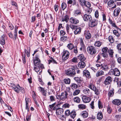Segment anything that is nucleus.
Masks as SVG:
<instances>
[{
	"mask_svg": "<svg viewBox=\"0 0 121 121\" xmlns=\"http://www.w3.org/2000/svg\"><path fill=\"white\" fill-rule=\"evenodd\" d=\"M39 55L38 54L36 55L33 61L34 65L36 67H42V66H43V65L40 64V60L39 58Z\"/></svg>",
	"mask_w": 121,
	"mask_h": 121,
	"instance_id": "1",
	"label": "nucleus"
},
{
	"mask_svg": "<svg viewBox=\"0 0 121 121\" xmlns=\"http://www.w3.org/2000/svg\"><path fill=\"white\" fill-rule=\"evenodd\" d=\"M65 74L70 77L74 76L76 74L75 69L72 68H70L65 71Z\"/></svg>",
	"mask_w": 121,
	"mask_h": 121,
	"instance_id": "2",
	"label": "nucleus"
},
{
	"mask_svg": "<svg viewBox=\"0 0 121 121\" xmlns=\"http://www.w3.org/2000/svg\"><path fill=\"white\" fill-rule=\"evenodd\" d=\"M87 51L88 53L91 55L95 54L96 52V49L95 47L90 46L87 47Z\"/></svg>",
	"mask_w": 121,
	"mask_h": 121,
	"instance_id": "3",
	"label": "nucleus"
},
{
	"mask_svg": "<svg viewBox=\"0 0 121 121\" xmlns=\"http://www.w3.org/2000/svg\"><path fill=\"white\" fill-rule=\"evenodd\" d=\"M96 66L97 67H100L103 70L107 71L109 69L108 66L104 64H102L100 62H98L96 64Z\"/></svg>",
	"mask_w": 121,
	"mask_h": 121,
	"instance_id": "4",
	"label": "nucleus"
},
{
	"mask_svg": "<svg viewBox=\"0 0 121 121\" xmlns=\"http://www.w3.org/2000/svg\"><path fill=\"white\" fill-rule=\"evenodd\" d=\"M68 95L67 93L66 92H64L62 93L60 95H56V97L57 99L61 100L66 98L67 97Z\"/></svg>",
	"mask_w": 121,
	"mask_h": 121,
	"instance_id": "5",
	"label": "nucleus"
},
{
	"mask_svg": "<svg viewBox=\"0 0 121 121\" xmlns=\"http://www.w3.org/2000/svg\"><path fill=\"white\" fill-rule=\"evenodd\" d=\"M63 110L62 109L60 108H57L56 110V113L57 116H60L61 117L60 118L61 119L63 120H65L66 118L64 117L63 115H61L63 113Z\"/></svg>",
	"mask_w": 121,
	"mask_h": 121,
	"instance_id": "6",
	"label": "nucleus"
},
{
	"mask_svg": "<svg viewBox=\"0 0 121 121\" xmlns=\"http://www.w3.org/2000/svg\"><path fill=\"white\" fill-rule=\"evenodd\" d=\"M62 54V58L63 60L65 61L69 58V53L67 51L64 50Z\"/></svg>",
	"mask_w": 121,
	"mask_h": 121,
	"instance_id": "7",
	"label": "nucleus"
},
{
	"mask_svg": "<svg viewBox=\"0 0 121 121\" xmlns=\"http://www.w3.org/2000/svg\"><path fill=\"white\" fill-rule=\"evenodd\" d=\"M110 73V74L114 75L116 76H118L120 74V72L119 70L117 68L111 69Z\"/></svg>",
	"mask_w": 121,
	"mask_h": 121,
	"instance_id": "8",
	"label": "nucleus"
},
{
	"mask_svg": "<svg viewBox=\"0 0 121 121\" xmlns=\"http://www.w3.org/2000/svg\"><path fill=\"white\" fill-rule=\"evenodd\" d=\"M108 49L107 47L103 48L102 49V54L104 57H107L108 56Z\"/></svg>",
	"mask_w": 121,
	"mask_h": 121,
	"instance_id": "9",
	"label": "nucleus"
},
{
	"mask_svg": "<svg viewBox=\"0 0 121 121\" xmlns=\"http://www.w3.org/2000/svg\"><path fill=\"white\" fill-rule=\"evenodd\" d=\"M84 20L86 21H91L92 20V17L90 14H85L84 16Z\"/></svg>",
	"mask_w": 121,
	"mask_h": 121,
	"instance_id": "10",
	"label": "nucleus"
},
{
	"mask_svg": "<svg viewBox=\"0 0 121 121\" xmlns=\"http://www.w3.org/2000/svg\"><path fill=\"white\" fill-rule=\"evenodd\" d=\"M20 91L22 93L25 92V90L24 88L20 86L19 85H17L16 87V92L17 93H19Z\"/></svg>",
	"mask_w": 121,
	"mask_h": 121,
	"instance_id": "11",
	"label": "nucleus"
},
{
	"mask_svg": "<svg viewBox=\"0 0 121 121\" xmlns=\"http://www.w3.org/2000/svg\"><path fill=\"white\" fill-rule=\"evenodd\" d=\"M108 6L109 7H112V8H114L116 7V5L115 4L114 1L112 0H110L108 3Z\"/></svg>",
	"mask_w": 121,
	"mask_h": 121,
	"instance_id": "12",
	"label": "nucleus"
},
{
	"mask_svg": "<svg viewBox=\"0 0 121 121\" xmlns=\"http://www.w3.org/2000/svg\"><path fill=\"white\" fill-rule=\"evenodd\" d=\"M112 81V79L110 77H108L106 78L104 81V83L105 85H108L110 84Z\"/></svg>",
	"mask_w": 121,
	"mask_h": 121,
	"instance_id": "13",
	"label": "nucleus"
},
{
	"mask_svg": "<svg viewBox=\"0 0 121 121\" xmlns=\"http://www.w3.org/2000/svg\"><path fill=\"white\" fill-rule=\"evenodd\" d=\"M82 99L83 102L86 103L89 102L91 100V98L90 97L83 96L82 97Z\"/></svg>",
	"mask_w": 121,
	"mask_h": 121,
	"instance_id": "14",
	"label": "nucleus"
},
{
	"mask_svg": "<svg viewBox=\"0 0 121 121\" xmlns=\"http://www.w3.org/2000/svg\"><path fill=\"white\" fill-rule=\"evenodd\" d=\"M84 35L87 39H89L91 38V34L90 32L88 31H85Z\"/></svg>",
	"mask_w": 121,
	"mask_h": 121,
	"instance_id": "15",
	"label": "nucleus"
},
{
	"mask_svg": "<svg viewBox=\"0 0 121 121\" xmlns=\"http://www.w3.org/2000/svg\"><path fill=\"white\" fill-rule=\"evenodd\" d=\"M88 87L92 90H95L94 89L96 87L95 86L94 82L92 81L90 83L88 84Z\"/></svg>",
	"mask_w": 121,
	"mask_h": 121,
	"instance_id": "16",
	"label": "nucleus"
},
{
	"mask_svg": "<svg viewBox=\"0 0 121 121\" xmlns=\"http://www.w3.org/2000/svg\"><path fill=\"white\" fill-rule=\"evenodd\" d=\"M97 24L98 21L95 19H93L90 24V26L91 27H93L96 26Z\"/></svg>",
	"mask_w": 121,
	"mask_h": 121,
	"instance_id": "17",
	"label": "nucleus"
},
{
	"mask_svg": "<svg viewBox=\"0 0 121 121\" xmlns=\"http://www.w3.org/2000/svg\"><path fill=\"white\" fill-rule=\"evenodd\" d=\"M83 74L84 76H85L87 78H90L91 76L89 71L86 70H84L83 72Z\"/></svg>",
	"mask_w": 121,
	"mask_h": 121,
	"instance_id": "18",
	"label": "nucleus"
},
{
	"mask_svg": "<svg viewBox=\"0 0 121 121\" xmlns=\"http://www.w3.org/2000/svg\"><path fill=\"white\" fill-rule=\"evenodd\" d=\"M112 102L113 104L117 105H119L121 103V100L118 99L113 100Z\"/></svg>",
	"mask_w": 121,
	"mask_h": 121,
	"instance_id": "19",
	"label": "nucleus"
},
{
	"mask_svg": "<svg viewBox=\"0 0 121 121\" xmlns=\"http://www.w3.org/2000/svg\"><path fill=\"white\" fill-rule=\"evenodd\" d=\"M70 22L72 23L76 24L79 23V21L75 18L71 17L70 19Z\"/></svg>",
	"mask_w": 121,
	"mask_h": 121,
	"instance_id": "20",
	"label": "nucleus"
},
{
	"mask_svg": "<svg viewBox=\"0 0 121 121\" xmlns=\"http://www.w3.org/2000/svg\"><path fill=\"white\" fill-rule=\"evenodd\" d=\"M120 11V9L119 8H117L115 9L114 11V15L115 16H117L119 14Z\"/></svg>",
	"mask_w": 121,
	"mask_h": 121,
	"instance_id": "21",
	"label": "nucleus"
},
{
	"mask_svg": "<svg viewBox=\"0 0 121 121\" xmlns=\"http://www.w3.org/2000/svg\"><path fill=\"white\" fill-rule=\"evenodd\" d=\"M81 116L84 118H86L88 116V112L86 111H82L81 113Z\"/></svg>",
	"mask_w": 121,
	"mask_h": 121,
	"instance_id": "22",
	"label": "nucleus"
},
{
	"mask_svg": "<svg viewBox=\"0 0 121 121\" xmlns=\"http://www.w3.org/2000/svg\"><path fill=\"white\" fill-rule=\"evenodd\" d=\"M82 13L81 11L79 10H76L74 12L73 15L75 16H77L79 15H81Z\"/></svg>",
	"mask_w": 121,
	"mask_h": 121,
	"instance_id": "23",
	"label": "nucleus"
},
{
	"mask_svg": "<svg viewBox=\"0 0 121 121\" xmlns=\"http://www.w3.org/2000/svg\"><path fill=\"white\" fill-rule=\"evenodd\" d=\"M108 52L109 53L110 57L112 58L113 57V54L114 53V51L113 49L111 48H110L109 49H108Z\"/></svg>",
	"mask_w": 121,
	"mask_h": 121,
	"instance_id": "24",
	"label": "nucleus"
},
{
	"mask_svg": "<svg viewBox=\"0 0 121 121\" xmlns=\"http://www.w3.org/2000/svg\"><path fill=\"white\" fill-rule=\"evenodd\" d=\"M69 19V17L68 16L65 15L62 18V21L63 22H67Z\"/></svg>",
	"mask_w": 121,
	"mask_h": 121,
	"instance_id": "25",
	"label": "nucleus"
},
{
	"mask_svg": "<svg viewBox=\"0 0 121 121\" xmlns=\"http://www.w3.org/2000/svg\"><path fill=\"white\" fill-rule=\"evenodd\" d=\"M85 66V63L83 61L79 62L78 64V67L80 68H83Z\"/></svg>",
	"mask_w": 121,
	"mask_h": 121,
	"instance_id": "26",
	"label": "nucleus"
},
{
	"mask_svg": "<svg viewBox=\"0 0 121 121\" xmlns=\"http://www.w3.org/2000/svg\"><path fill=\"white\" fill-rule=\"evenodd\" d=\"M83 92L85 94L89 96H90L91 95L90 91L88 89L86 88L84 89L83 90Z\"/></svg>",
	"mask_w": 121,
	"mask_h": 121,
	"instance_id": "27",
	"label": "nucleus"
},
{
	"mask_svg": "<svg viewBox=\"0 0 121 121\" xmlns=\"http://www.w3.org/2000/svg\"><path fill=\"white\" fill-rule=\"evenodd\" d=\"M97 118L99 120H101L103 117V115L101 112H98L97 116Z\"/></svg>",
	"mask_w": 121,
	"mask_h": 121,
	"instance_id": "28",
	"label": "nucleus"
},
{
	"mask_svg": "<svg viewBox=\"0 0 121 121\" xmlns=\"http://www.w3.org/2000/svg\"><path fill=\"white\" fill-rule=\"evenodd\" d=\"M78 58L81 61H83L85 60L86 58L84 57L83 54L80 55L78 56Z\"/></svg>",
	"mask_w": 121,
	"mask_h": 121,
	"instance_id": "29",
	"label": "nucleus"
},
{
	"mask_svg": "<svg viewBox=\"0 0 121 121\" xmlns=\"http://www.w3.org/2000/svg\"><path fill=\"white\" fill-rule=\"evenodd\" d=\"M109 22L110 24L111 25L112 27L117 28V27L116 25L115 22L112 21V20L110 19L109 20Z\"/></svg>",
	"mask_w": 121,
	"mask_h": 121,
	"instance_id": "30",
	"label": "nucleus"
},
{
	"mask_svg": "<svg viewBox=\"0 0 121 121\" xmlns=\"http://www.w3.org/2000/svg\"><path fill=\"white\" fill-rule=\"evenodd\" d=\"M0 44L2 45H4L5 44L4 38L2 36L0 37Z\"/></svg>",
	"mask_w": 121,
	"mask_h": 121,
	"instance_id": "31",
	"label": "nucleus"
},
{
	"mask_svg": "<svg viewBox=\"0 0 121 121\" xmlns=\"http://www.w3.org/2000/svg\"><path fill=\"white\" fill-rule=\"evenodd\" d=\"M81 31V29L80 28H77L74 31V33L75 35L79 34L80 33Z\"/></svg>",
	"mask_w": 121,
	"mask_h": 121,
	"instance_id": "32",
	"label": "nucleus"
},
{
	"mask_svg": "<svg viewBox=\"0 0 121 121\" xmlns=\"http://www.w3.org/2000/svg\"><path fill=\"white\" fill-rule=\"evenodd\" d=\"M78 108L80 109H83L86 108V105L83 104H80L78 106Z\"/></svg>",
	"mask_w": 121,
	"mask_h": 121,
	"instance_id": "33",
	"label": "nucleus"
},
{
	"mask_svg": "<svg viewBox=\"0 0 121 121\" xmlns=\"http://www.w3.org/2000/svg\"><path fill=\"white\" fill-rule=\"evenodd\" d=\"M76 115V112L74 110H73L70 113V116L71 117L74 119Z\"/></svg>",
	"mask_w": 121,
	"mask_h": 121,
	"instance_id": "34",
	"label": "nucleus"
},
{
	"mask_svg": "<svg viewBox=\"0 0 121 121\" xmlns=\"http://www.w3.org/2000/svg\"><path fill=\"white\" fill-rule=\"evenodd\" d=\"M67 47L69 49L71 50L73 49L75 47L73 44L70 43L68 44Z\"/></svg>",
	"mask_w": 121,
	"mask_h": 121,
	"instance_id": "35",
	"label": "nucleus"
},
{
	"mask_svg": "<svg viewBox=\"0 0 121 121\" xmlns=\"http://www.w3.org/2000/svg\"><path fill=\"white\" fill-rule=\"evenodd\" d=\"M104 74V72L102 70H99L98 71L96 74V76L99 77L103 75Z\"/></svg>",
	"mask_w": 121,
	"mask_h": 121,
	"instance_id": "36",
	"label": "nucleus"
},
{
	"mask_svg": "<svg viewBox=\"0 0 121 121\" xmlns=\"http://www.w3.org/2000/svg\"><path fill=\"white\" fill-rule=\"evenodd\" d=\"M101 42L99 41L96 42L94 44V45L96 47H100L101 45Z\"/></svg>",
	"mask_w": 121,
	"mask_h": 121,
	"instance_id": "37",
	"label": "nucleus"
},
{
	"mask_svg": "<svg viewBox=\"0 0 121 121\" xmlns=\"http://www.w3.org/2000/svg\"><path fill=\"white\" fill-rule=\"evenodd\" d=\"M73 100L75 102L79 103L80 102V99L79 98L76 97L74 98Z\"/></svg>",
	"mask_w": 121,
	"mask_h": 121,
	"instance_id": "38",
	"label": "nucleus"
},
{
	"mask_svg": "<svg viewBox=\"0 0 121 121\" xmlns=\"http://www.w3.org/2000/svg\"><path fill=\"white\" fill-rule=\"evenodd\" d=\"M64 83L66 84H69L70 83V80L69 78H65L64 79Z\"/></svg>",
	"mask_w": 121,
	"mask_h": 121,
	"instance_id": "39",
	"label": "nucleus"
},
{
	"mask_svg": "<svg viewBox=\"0 0 121 121\" xmlns=\"http://www.w3.org/2000/svg\"><path fill=\"white\" fill-rule=\"evenodd\" d=\"M74 79L76 82L78 83H80L82 82L81 78L78 77H75L74 78Z\"/></svg>",
	"mask_w": 121,
	"mask_h": 121,
	"instance_id": "40",
	"label": "nucleus"
},
{
	"mask_svg": "<svg viewBox=\"0 0 121 121\" xmlns=\"http://www.w3.org/2000/svg\"><path fill=\"white\" fill-rule=\"evenodd\" d=\"M117 49L118 50V52L121 54V44H118L117 46Z\"/></svg>",
	"mask_w": 121,
	"mask_h": 121,
	"instance_id": "41",
	"label": "nucleus"
},
{
	"mask_svg": "<svg viewBox=\"0 0 121 121\" xmlns=\"http://www.w3.org/2000/svg\"><path fill=\"white\" fill-rule=\"evenodd\" d=\"M67 39V37L66 36H62L60 38V40L63 42L65 41Z\"/></svg>",
	"mask_w": 121,
	"mask_h": 121,
	"instance_id": "42",
	"label": "nucleus"
},
{
	"mask_svg": "<svg viewBox=\"0 0 121 121\" xmlns=\"http://www.w3.org/2000/svg\"><path fill=\"white\" fill-rule=\"evenodd\" d=\"M67 5L65 3H63L61 5V8L62 10H64L67 7Z\"/></svg>",
	"mask_w": 121,
	"mask_h": 121,
	"instance_id": "43",
	"label": "nucleus"
},
{
	"mask_svg": "<svg viewBox=\"0 0 121 121\" xmlns=\"http://www.w3.org/2000/svg\"><path fill=\"white\" fill-rule=\"evenodd\" d=\"M113 34L117 37H118L120 36V34L118 33V31L117 30H114L113 31Z\"/></svg>",
	"mask_w": 121,
	"mask_h": 121,
	"instance_id": "44",
	"label": "nucleus"
},
{
	"mask_svg": "<svg viewBox=\"0 0 121 121\" xmlns=\"http://www.w3.org/2000/svg\"><path fill=\"white\" fill-rule=\"evenodd\" d=\"M71 88L73 89H76L78 87V85L75 83H72L71 84Z\"/></svg>",
	"mask_w": 121,
	"mask_h": 121,
	"instance_id": "45",
	"label": "nucleus"
},
{
	"mask_svg": "<svg viewBox=\"0 0 121 121\" xmlns=\"http://www.w3.org/2000/svg\"><path fill=\"white\" fill-rule=\"evenodd\" d=\"M80 91L79 90H76L74 91L73 93V95L74 96L76 95L79 93Z\"/></svg>",
	"mask_w": 121,
	"mask_h": 121,
	"instance_id": "46",
	"label": "nucleus"
},
{
	"mask_svg": "<svg viewBox=\"0 0 121 121\" xmlns=\"http://www.w3.org/2000/svg\"><path fill=\"white\" fill-rule=\"evenodd\" d=\"M108 39L109 42L111 43H113L114 41V40L112 36H109L108 38Z\"/></svg>",
	"mask_w": 121,
	"mask_h": 121,
	"instance_id": "47",
	"label": "nucleus"
},
{
	"mask_svg": "<svg viewBox=\"0 0 121 121\" xmlns=\"http://www.w3.org/2000/svg\"><path fill=\"white\" fill-rule=\"evenodd\" d=\"M34 70L36 72H38L40 70V68H42L43 66H42L41 67H36V66H35L34 65Z\"/></svg>",
	"mask_w": 121,
	"mask_h": 121,
	"instance_id": "48",
	"label": "nucleus"
},
{
	"mask_svg": "<svg viewBox=\"0 0 121 121\" xmlns=\"http://www.w3.org/2000/svg\"><path fill=\"white\" fill-rule=\"evenodd\" d=\"M108 94L110 97H112L114 94V92L113 91L110 90L109 91Z\"/></svg>",
	"mask_w": 121,
	"mask_h": 121,
	"instance_id": "49",
	"label": "nucleus"
},
{
	"mask_svg": "<svg viewBox=\"0 0 121 121\" xmlns=\"http://www.w3.org/2000/svg\"><path fill=\"white\" fill-rule=\"evenodd\" d=\"M85 10L86 13H90L92 11V9L91 8H87V9H85Z\"/></svg>",
	"mask_w": 121,
	"mask_h": 121,
	"instance_id": "50",
	"label": "nucleus"
},
{
	"mask_svg": "<svg viewBox=\"0 0 121 121\" xmlns=\"http://www.w3.org/2000/svg\"><path fill=\"white\" fill-rule=\"evenodd\" d=\"M98 104L99 108V109H101L103 108V106L102 103L100 101H99Z\"/></svg>",
	"mask_w": 121,
	"mask_h": 121,
	"instance_id": "51",
	"label": "nucleus"
},
{
	"mask_svg": "<svg viewBox=\"0 0 121 121\" xmlns=\"http://www.w3.org/2000/svg\"><path fill=\"white\" fill-rule=\"evenodd\" d=\"M29 51H27L25 49V53H26L27 54V56L28 57H29L30 56V48H29Z\"/></svg>",
	"mask_w": 121,
	"mask_h": 121,
	"instance_id": "52",
	"label": "nucleus"
},
{
	"mask_svg": "<svg viewBox=\"0 0 121 121\" xmlns=\"http://www.w3.org/2000/svg\"><path fill=\"white\" fill-rule=\"evenodd\" d=\"M112 109L111 107L108 106L107 108V111L108 113H110L112 111Z\"/></svg>",
	"mask_w": 121,
	"mask_h": 121,
	"instance_id": "53",
	"label": "nucleus"
},
{
	"mask_svg": "<svg viewBox=\"0 0 121 121\" xmlns=\"http://www.w3.org/2000/svg\"><path fill=\"white\" fill-rule=\"evenodd\" d=\"M79 1L82 6L84 5L86 2L85 0H79Z\"/></svg>",
	"mask_w": 121,
	"mask_h": 121,
	"instance_id": "54",
	"label": "nucleus"
},
{
	"mask_svg": "<svg viewBox=\"0 0 121 121\" xmlns=\"http://www.w3.org/2000/svg\"><path fill=\"white\" fill-rule=\"evenodd\" d=\"M93 91H94L95 92V94L97 95H98L99 94V92L97 89L96 88V87L95 88V89H94Z\"/></svg>",
	"mask_w": 121,
	"mask_h": 121,
	"instance_id": "55",
	"label": "nucleus"
},
{
	"mask_svg": "<svg viewBox=\"0 0 121 121\" xmlns=\"http://www.w3.org/2000/svg\"><path fill=\"white\" fill-rule=\"evenodd\" d=\"M84 5H85L87 8H89L91 7V4L90 3L86 2L85 4Z\"/></svg>",
	"mask_w": 121,
	"mask_h": 121,
	"instance_id": "56",
	"label": "nucleus"
},
{
	"mask_svg": "<svg viewBox=\"0 0 121 121\" xmlns=\"http://www.w3.org/2000/svg\"><path fill=\"white\" fill-rule=\"evenodd\" d=\"M80 44L81 47H85L83 41V39L82 38H80Z\"/></svg>",
	"mask_w": 121,
	"mask_h": 121,
	"instance_id": "57",
	"label": "nucleus"
},
{
	"mask_svg": "<svg viewBox=\"0 0 121 121\" xmlns=\"http://www.w3.org/2000/svg\"><path fill=\"white\" fill-rule=\"evenodd\" d=\"M70 106L69 104L68 103H66L64 104L63 106L62 107L63 108H68Z\"/></svg>",
	"mask_w": 121,
	"mask_h": 121,
	"instance_id": "58",
	"label": "nucleus"
},
{
	"mask_svg": "<svg viewBox=\"0 0 121 121\" xmlns=\"http://www.w3.org/2000/svg\"><path fill=\"white\" fill-rule=\"evenodd\" d=\"M74 63H78V61L77 60V59L76 58L74 57L71 60Z\"/></svg>",
	"mask_w": 121,
	"mask_h": 121,
	"instance_id": "59",
	"label": "nucleus"
},
{
	"mask_svg": "<svg viewBox=\"0 0 121 121\" xmlns=\"http://www.w3.org/2000/svg\"><path fill=\"white\" fill-rule=\"evenodd\" d=\"M102 16L103 21H105L106 20V16L103 13L102 14Z\"/></svg>",
	"mask_w": 121,
	"mask_h": 121,
	"instance_id": "60",
	"label": "nucleus"
},
{
	"mask_svg": "<svg viewBox=\"0 0 121 121\" xmlns=\"http://www.w3.org/2000/svg\"><path fill=\"white\" fill-rule=\"evenodd\" d=\"M31 115L30 114L27 115L26 117V121H29L30 120V117Z\"/></svg>",
	"mask_w": 121,
	"mask_h": 121,
	"instance_id": "61",
	"label": "nucleus"
},
{
	"mask_svg": "<svg viewBox=\"0 0 121 121\" xmlns=\"http://www.w3.org/2000/svg\"><path fill=\"white\" fill-rule=\"evenodd\" d=\"M54 9L56 12L58 9V6L57 5H55L54 6Z\"/></svg>",
	"mask_w": 121,
	"mask_h": 121,
	"instance_id": "62",
	"label": "nucleus"
},
{
	"mask_svg": "<svg viewBox=\"0 0 121 121\" xmlns=\"http://www.w3.org/2000/svg\"><path fill=\"white\" fill-rule=\"evenodd\" d=\"M99 13L98 11H96L95 13V17L96 18H98L99 17Z\"/></svg>",
	"mask_w": 121,
	"mask_h": 121,
	"instance_id": "63",
	"label": "nucleus"
},
{
	"mask_svg": "<svg viewBox=\"0 0 121 121\" xmlns=\"http://www.w3.org/2000/svg\"><path fill=\"white\" fill-rule=\"evenodd\" d=\"M25 100L26 102V104H28L30 101V99L27 98H26Z\"/></svg>",
	"mask_w": 121,
	"mask_h": 121,
	"instance_id": "64",
	"label": "nucleus"
}]
</instances>
